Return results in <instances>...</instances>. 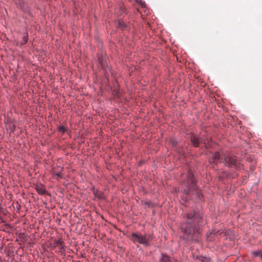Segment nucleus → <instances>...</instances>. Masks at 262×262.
I'll use <instances>...</instances> for the list:
<instances>
[{
	"mask_svg": "<svg viewBox=\"0 0 262 262\" xmlns=\"http://www.w3.org/2000/svg\"><path fill=\"white\" fill-rule=\"evenodd\" d=\"M2 223H5L4 226L6 228V229H11L12 227H11V225L10 224L6 223L5 221H3Z\"/></svg>",
	"mask_w": 262,
	"mask_h": 262,
	"instance_id": "6ab92c4d",
	"label": "nucleus"
},
{
	"mask_svg": "<svg viewBox=\"0 0 262 262\" xmlns=\"http://www.w3.org/2000/svg\"><path fill=\"white\" fill-rule=\"evenodd\" d=\"M253 254L255 256H260V255L262 254L261 253L260 251H254L253 252Z\"/></svg>",
	"mask_w": 262,
	"mask_h": 262,
	"instance_id": "aec40b11",
	"label": "nucleus"
},
{
	"mask_svg": "<svg viewBox=\"0 0 262 262\" xmlns=\"http://www.w3.org/2000/svg\"><path fill=\"white\" fill-rule=\"evenodd\" d=\"M58 248L59 250V252L60 253L61 255L64 256L66 255L65 249L63 245L62 244H60V245L58 246Z\"/></svg>",
	"mask_w": 262,
	"mask_h": 262,
	"instance_id": "f8f14e48",
	"label": "nucleus"
},
{
	"mask_svg": "<svg viewBox=\"0 0 262 262\" xmlns=\"http://www.w3.org/2000/svg\"><path fill=\"white\" fill-rule=\"evenodd\" d=\"M181 191L190 199L195 198L198 202L202 201L203 195L197 186V181L193 173L190 171L187 172L186 179L182 182Z\"/></svg>",
	"mask_w": 262,
	"mask_h": 262,
	"instance_id": "f03ea898",
	"label": "nucleus"
},
{
	"mask_svg": "<svg viewBox=\"0 0 262 262\" xmlns=\"http://www.w3.org/2000/svg\"><path fill=\"white\" fill-rule=\"evenodd\" d=\"M28 41V33H26V35H24L23 37V39L20 42L21 45L26 44Z\"/></svg>",
	"mask_w": 262,
	"mask_h": 262,
	"instance_id": "ddd939ff",
	"label": "nucleus"
},
{
	"mask_svg": "<svg viewBox=\"0 0 262 262\" xmlns=\"http://www.w3.org/2000/svg\"><path fill=\"white\" fill-rule=\"evenodd\" d=\"M94 194L95 196L99 199H103V194L102 192H100L99 194H98L97 192H95V191H94Z\"/></svg>",
	"mask_w": 262,
	"mask_h": 262,
	"instance_id": "2eb2a0df",
	"label": "nucleus"
},
{
	"mask_svg": "<svg viewBox=\"0 0 262 262\" xmlns=\"http://www.w3.org/2000/svg\"><path fill=\"white\" fill-rule=\"evenodd\" d=\"M221 163L225 167L231 169L238 170L241 168L242 164L240 158L231 153L222 154Z\"/></svg>",
	"mask_w": 262,
	"mask_h": 262,
	"instance_id": "7ed1b4c3",
	"label": "nucleus"
},
{
	"mask_svg": "<svg viewBox=\"0 0 262 262\" xmlns=\"http://www.w3.org/2000/svg\"><path fill=\"white\" fill-rule=\"evenodd\" d=\"M13 129H14L15 127V125H13Z\"/></svg>",
	"mask_w": 262,
	"mask_h": 262,
	"instance_id": "a878e982",
	"label": "nucleus"
},
{
	"mask_svg": "<svg viewBox=\"0 0 262 262\" xmlns=\"http://www.w3.org/2000/svg\"><path fill=\"white\" fill-rule=\"evenodd\" d=\"M170 257L163 253H161V257L159 259V262H170Z\"/></svg>",
	"mask_w": 262,
	"mask_h": 262,
	"instance_id": "1a4fd4ad",
	"label": "nucleus"
},
{
	"mask_svg": "<svg viewBox=\"0 0 262 262\" xmlns=\"http://www.w3.org/2000/svg\"><path fill=\"white\" fill-rule=\"evenodd\" d=\"M185 216L186 220L182 226L184 238L188 242L199 243L207 223L206 215L201 210L191 209Z\"/></svg>",
	"mask_w": 262,
	"mask_h": 262,
	"instance_id": "f257e3e1",
	"label": "nucleus"
},
{
	"mask_svg": "<svg viewBox=\"0 0 262 262\" xmlns=\"http://www.w3.org/2000/svg\"><path fill=\"white\" fill-rule=\"evenodd\" d=\"M55 174L59 178L61 177V174L60 172H56Z\"/></svg>",
	"mask_w": 262,
	"mask_h": 262,
	"instance_id": "5701e85b",
	"label": "nucleus"
},
{
	"mask_svg": "<svg viewBox=\"0 0 262 262\" xmlns=\"http://www.w3.org/2000/svg\"><path fill=\"white\" fill-rule=\"evenodd\" d=\"M35 189L37 193L40 195H49V193L43 187L42 185L36 186Z\"/></svg>",
	"mask_w": 262,
	"mask_h": 262,
	"instance_id": "423d86ee",
	"label": "nucleus"
},
{
	"mask_svg": "<svg viewBox=\"0 0 262 262\" xmlns=\"http://www.w3.org/2000/svg\"><path fill=\"white\" fill-rule=\"evenodd\" d=\"M102 66H103V68L105 70H107V69H108V66L107 65V63L103 64Z\"/></svg>",
	"mask_w": 262,
	"mask_h": 262,
	"instance_id": "4be33fe9",
	"label": "nucleus"
},
{
	"mask_svg": "<svg viewBox=\"0 0 262 262\" xmlns=\"http://www.w3.org/2000/svg\"><path fill=\"white\" fill-rule=\"evenodd\" d=\"M144 204L148 206H150V204H151V203L150 202H148V201H145L144 202Z\"/></svg>",
	"mask_w": 262,
	"mask_h": 262,
	"instance_id": "b1692460",
	"label": "nucleus"
},
{
	"mask_svg": "<svg viewBox=\"0 0 262 262\" xmlns=\"http://www.w3.org/2000/svg\"><path fill=\"white\" fill-rule=\"evenodd\" d=\"M154 235L152 234H149L148 235L146 234V239L148 243H150V241L154 239Z\"/></svg>",
	"mask_w": 262,
	"mask_h": 262,
	"instance_id": "dca6fc26",
	"label": "nucleus"
},
{
	"mask_svg": "<svg viewBox=\"0 0 262 262\" xmlns=\"http://www.w3.org/2000/svg\"><path fill=\"white\" fill-rule=\"evenodd\" d=\"M118 28L121 30H125L127 28V25L125 24L122 19H119L118 20Z\"/></svg>",
	"mask_w": 262,
	"mask_h": 262,
	"instance_id": "9d476101",
	"label": "nucleus"
},
{
	"mask_svg": "<svg viewBox=\"0 0 262 262\" xmlns=\"http://www.w3.org/2000/svg\"><path fill=\"white\" fill-rule=\"evenodd\" d=\"M58 130L61 132L62 134H64L68 131V129L63 125H61L58 126Z\"/></svg>",
	"mask_w": 262,
	"mask_h": 262,
	"instance_id": "9b49d317",
	"label": "nucleus"
},
{
	"mask_svg": "<svg viewBox=\"0 0 262 262\" xmlns=\"http://www.w3.org/2000/svg\"><path fill=\"white\" fill-rule=\"evenodd\" d=\"M261 259H262V254L260 255V257Z\"/></svg>",
	"mask_w": 262,
	"mask_h": 262,
	"instance_id": "bb28decb",
	"label": "nucleus"
},
{
	"mask_svg": "<svg viewBox=\"0 0 262 262\" xmlns=\"http://www.w3.org/2000/svg\"><path fill=\"white\" fill-rule=\"evenodd\" d=\"M212 232H210V233H209V235H210V234H212Z\"/></svg>",
	"mask_w": 262,
	"mask_h": 262,
	"instance_id": "cd10ccee",
	"label": "nucleus"
},
{
	"mask_svg": "<svg viewBox=\"0 0 262 262\" xmlns=\"http://www.w3.org/2000/svg\"><path fill=\"white\" fill-rule=\"evenodd\" d=\"M223 172H224V175L226 177H228L229 176V173L228 172H227V171H223Z\"/></svg>",
	"mask_w": 262,
	"mask_h": 262,
	"instance_id": "393cba45",
	"label": "nucleus"
},
{
	"mask_svg": "<svg viewBox=\"0 0 262 262\" xmlns=\"http://www.w3.org/2000/svg\"><path fill=\"white\" fill-rule=\"evenodd\" d=\"M209 162L211 165L214 164L216 166L218 165V164L219 163H218V162H217V161H215V160L213 159V158H212L211 157H210L209 159Z\"/></svg>",
	"mask_w": 262,
	"mask_h": 262,
	"instance_id": "a211bd4d",
	"label": "nucleus"
},
{
	"mask_svg": "<svg viewBox=\"0 0 262 262\" xmlns=\"http://www.w3.org/2000/svg\"><path fill=\"white\" fill-rule=\"evenodd\" d=\"M189 138L193 146L195 147H199L200 144H202L204 145L205 148H208V145L205 140L201 137L191 134L190 135Z\"/></svg>",
	"mask_w": 262,
	"mask_h": 262,
	"instance_id": "20e7f679",
	"label": "nucleus"
},
{
	"mask_svg": "<svg viewBox=\"0 0 262 262\" xmlns=\"http://www.w3.org/2000/svg\"><path fill=\"white\" fill-rule=\"evenodd\" d=\"M137 2L138 3H140L141 4V6L142 7H145V6H146L145 3L144 2H142V0H137Z\"/></svg>",
	"mask_w": 262,
	"mask_h": 262,
	"instance_id": "412c9836",
	"label": "nucleus"
},
{
	"mask_svg": "<svg viewBox=\"0 0 262 262\" xmlns=\"http://www.w3.org/2000/svg\"><path fill=\"white\" fill-rule=\"evenodd\" d=\"M169 143L173 147H175L178 144V141L174 139H171L169 140Z\"/></svg>",
	"mask_w": 262,
	"mask_h": 262,
	"instance_id": "4468645a",
	"label": "nucleus"
},
{
	"mask_svg": "<svg viewBox=\"0 0 262 262\" xmlns=\"http://www.w3.org/2000/svg\"><path fill=\"white\" fill-rule=\"evenodd\" d=\"M63 244V242L61 240V239H58L57 240H56L54 243V246H57L58 247V246L60 245V244H62V245Z\"/></svg>",
	"mask_w": 262,
	"mask_h": 262,
	"instance_id": "f3484780",
	"label": "nucleus"
},
{
	"mask_svg": "<svg viewBox=\"0 0 262 262\" xmlns=\"http://www.w3.org/2000/svg\"><path fill=\"white\" fill-rule=\"evenodd\" d=\"M132 237L134 241L137 242L140 244H142L146 247L151 246L150 243H148L146 239V234L133 232L132 234Z\"/></svg>",
	"mask_w": 262,
	"mask_h": 262,
	"instance_id": "39448f33",
	"label": "nucleus"
},
{
	"mask_svg": "<svg viewBox=\"0 0 262 262\" xmlns=\"http://www.w3.org/2000/svg\"><path fill=\"white\" fill-rule=\"evenodd\" d=\"M212 154V155L211 156L213 159L215 160V161H217L218 163H221V158L222 155H221L220 152L219 151H215L214 152H211Z\"/></svg>",
	"mask_w": 262,
	"mask_h": 262,
	"instance_id": "0eeeda50",
	"label": "nucleus"
},
{
	"mask_svg": "<svg viewBox=\"0 0 262 262\" xmlns=\"http://www.w3.org/2000/svg\"><path fill=\"white\" fill-rule=\"evenodd\" d=\"M194 259L201 262H209L210 260L209 257L203 255H197L194 257Z\"/></svg>",
	"mask_w": 262,
	"mask_h": 262,
	"instance_id": "6e6552de",
	"label": "nucleus"
}]
</instances>
